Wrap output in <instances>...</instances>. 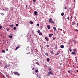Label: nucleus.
Segmentation results:
<instances>
[{"label": "nucleus", "mask_w": 78, "mask_h": 78, "mask_svg": "<svg viewBox=\"0 0 78 78\" xmlns=\"http://www.w3.org/2000/svg\"><path fill=\"white\" fill-rule=\"evenodd\" d=\"M39 33V35H41L42 34V33H41V32H40Z\"/></svg>", "instance_id": "36"}, {"label": "nucleus", "mask_w": 78, "mask_h": 78, "mask_svg": "<svg viewBox=\"0 0 78 78\" xmlns=\"http://www.w3.org/2000/svg\"><path fill=\"white\" fill-rule=\"evenodd\" d=\"M8 51V49H7L6 50V51Z\"/></svg>", "instance_id": "48"}, {"label": "nucleus", "mask_w": 78, "mask_h": 78, "mask_svg": "<svg viewBox=\"0 0 78 78\" xmlns=\"http://www.w3.org/2000/svg\"><path fill=\"white\" fill-rule=\"evenodd\" d=\"M30 24H33V22L32 21H30Z\"/></svg>", "instance_id": "14"}, {"label": "nucleus", "mask_w": 78, "mask_h": 78, "mask_svg": "<svg viewBox=\"0 0 78 78\" xmlns=\"http://www.w3.org/2000/svg\"><path fill=\"white\" fill-rule=\"evenodd\" d=\"M51 23H52L54 24V23H55V22H54V21H52Z\"/></svg>", "instance_id": "31"}, {"label": "nucleus", "mask_w": 78, "mask_h": 78, "mask_svg": "<svg viewBox=\"0 0 78 78\" xmlns=\"http://www.w3.org/2000/svg\"><path fill=\"white\" fill-rule=\"evenodd\" d=\"M16 29V27H15L13 28V30H15Z\"/></svg>", "instance_id": "32"}, {"label": "nucleus", "mask_w": 78, "mask_h": 78, "mask_svg": "<svg viewBox=\"0 0 78 78\" xmlns=\"http://www.w3.org/2000/svg\"><path fill=\"white\" fill-rule=\"evenodd\" d=\"M76 61H77V58H76Z\"/></svg>", "instance_id": "47"}, {"label": "nucleus", "mask_w": 78, "mask_h": 78, "mask_svg": "<svg viewBox=\"0 0 78 78\" xmlns=\"http://www.w3.org/2000/svg\"><path fill=\"white\" fill-rule=\"evenodd\" d=\"M14 74L16 75H17V76H20V74H19L17 72L15 71L14 72Z\"/></svg>", "instance_id": "2"}, {"label": "nucleus", "mask_w": 78, "mask_h": 78, "mask_svg": "<svg viewBox=\"0 0 78 78\" xmlns=\"http://www.w3.org/2000/svg\"><path fill=\"white\" fill-rule=\"evenodd\" d=\"M36 64H37V65H39L40 64L39 63L37 62H36Z\"/></svg>", "instance_id": "20"}, {"label": "nucleus", "mask_w": 78, "mask_h": 78, "mask_svg": "<svg viewBox=\"0 0 78 78\" xmlns=\"http://www.w3.org/2000/svg\"><path fill=\"white\" fill-rule=\"evenodd\" d=\"M33 74H34V73L33 72Z\"/></svg>", "instance_id": "59"}, {"label": "nucleus", "mask_w": 78, "mask_h": 78, "mask_svg": "<svg viewBox=\"0 0 78 78\" xmlns=\"http://www.w3.org/2000/svg\"><path fill=\"white\" fill-rule=\"evenodd\" d=\"M60 47L61 48H63L64 47V46L63 45H61Z\"/></svg>", "instance_id": "8"}, {"label": "nucleus", "mask_w": 78, "mask_h": 78, "mask_svg": "<svg viewBox=\"0 0 78 78\" xmlns=\"http://www.w3.org/2000/svg\"><path fill=\"white\" fill-rule=\"evenodd\" d=\"M13 26H14V25H13V24H12V25H10V27H13Z\"/></svg>", "instance_id": "21"}, {"label": "nucleus", "mask_w": 78, "mask_h": 78, "mask_svg": "<svg viewBox=\"0 0 78 78\" xmlns=\"http://www.w3.org/2000/svg\"><path fill=\"white\" fill-rule=\"evenodd\" d=\"M36 0H33V2L34 3H35V2H36Z\"/></svg>", "instance_id": "29"}, {"label": "nucleus", "mask_w": 78, "mask_h": 78, "mask_svg": "<svg viewBox=\"0 0 78 78\" xmlns=\"http://www.w3.org/2000/svg\"><path fill=\"white\" fill-rule=\"evenodd\" d=\"M32 69L33 70H34V67H33L32 68Z\"/></svg>", "instance_id": "41"}, {"label": "nucleus", "mask_w": 78, "mask_h": 78, "mask_svg": "<svg viewBox=\"0 0 78 78\" xmlns=\"http://www.w3.org/2000/svg\"><path fill=\"white\" fill-rule=\"evenodd\" d=\"M75 18L76 20V18H75Z\"/></svg>", "instance_id": "54"}, {"label": "nucleus", "mask_w": 78, "mask_h": 78, "mask_svg": "<svg viewBox=\"0 0 78 78\" xmlns=\"http://www.w3.org/2000/svg\"><path fill=\"white\" fill-rule=\"evenodd\" d=\"M47 28H48V30H50V25H48L47 26Z\"/></svg>", "instance_id": "9"}, {"label": "nucleus", "mask_w": 78, "mask_h": 78, "mask_svg": "<svg viewBox=\"0 0 78 78\" xmlns=\"http://www.w3.org/2000/svg\"><path fill=\"white\" fill-rule=\"evenodd\" d=\"M31 52H33V50H31Z\"/></svg>", "instance_id": "45"}, {"label": "nucleus", "mask_w": 78, "mask_h": 78, "mask_svg": "<svg viewBox=\"0 0 78 78\" xmlns=\"http://www.w3.org/2000/svg\"><path fill=\"white\" fill-rule=\"evenodd\" d=\"M69 51H70V52H71V51H72V49H70L69 48Z\"/></svg>", "instance_id": "27"}, {"label": "nucleus", "mask_w": 78, "mask_h": 78, "mask_svg": "<svg viewBox=\"0 0 78 78\" xmlns=\"http://www.w3.org/2000/svg\"><path fill=\"white\" fill-rule=\"evenodd\" d=\"M64 13H61V15L62 16H64Z\"/></svg>", "instance_id": "16"}, {"label": "nucleus", "mask_w": 78, "mask_h": 78, "mask_svg": "<svg viewBox=\"0 0 78 78\" xmlns=\"http://www.w3.org/2000/svg\"><path fill=\"white\" fill-rule=\"evenodd\" d=\"M77 26H78V23H77Z\"/></svg>", "instance_id": "52"}, {"label": "nucleus", "mask_w": 78, "mask_h": 78, "mask_svg": "<svg viewBox=\"0 0 78 78\" xmlns=\"http://www.w3.org/2000/svg\"><path fill=\"white\" fill-rule=\"evenodd\" d=\"M2 64V62H0V64Z\"/></svg>", "instance_id": "53"}, {"label": "nucleus", "mask_w": 78, "mask_h": 78, "mask_svg": "<svg viewBox=\"0 0 78 78\" xmlns=\"http://www.w3.org/2000/svg\"><path fill=\"white\" fill-rule=\"evenodd\" d=\"M75 31H77V32L78 31V30L76 29H75Z\"/></svg>", "instance_id": "35"}, {"label": "nucleus", "mask_w": 78, "mask_h": 78, "mask_svg": "<svg viewBox=\"0 0 78 78\" xmlns=\"http://www.w3.org/2000/svg\"><path fill=\"white\" fill-rule=\"evenodd\" d=\"M49 45H48V44H47V45H46V47H47V48L49 47Z\"/></svg>", "instance_id": "26"}, {"label": "nucleus", "mask_w": 78, "mask_h": 78, "mask_svg": "<svg viewBox=\"0 0 78 78\" xmlns=\"http://www.w3.org/2000/svg\"><path fill=\"white\" fill-rule=\"evenodd\" d=\"M51 55H52L53 53V51H51Z\"/></svg>", "instance_id": "33"}, {"label": "nucleus", "mask_w": 78, "mask_h": 78, "mask_svg": "<svg viewBox=\"0 0 78 78\" xmlns=\"http://www.w3.org/2000/svg\"><path fill=\"white\" fill-rule=\"evenodd\" d=\"M1 14L2 16H3V15H4V14H3V13H1Z\"/></svg>", "instance_id": "43"}, {"label": "nucleus", "mask_w": 78, "mask_h": 78, "mask_svg": "<svg viewBox=\"0 0 78 78\" xmlns=\"http://www.w3.org/2000/svg\"><path fill=\"white\" fill-rule=\"evenodd\" d=\"M27 7V5H26V8Z\"/></svg>", "instance_id": "57"}, {"label": "nucleus", "mask_w": 78, "mask_h": 78, "mask_svg": "<svg viewBox=\"0 0 78 78\" xmlns=\"http://www.w3.org/2000/svg\"><path fill=\"white\" fill-rule=\"evenodd\" d=\"M55 48L56 49H57V48H58V46H57V45H56L55 46Z\"/></svg>", "instance_id": "18"}, {"label": "nucleus", "mask_w": 78, "mask_h": 78, "mask_svg": "<svg viewBox=\"0 0 78 78\" xmlns=\"http://www.w3.org/2000/svg\"><path fill=\"white\" fill-rule=\"evenodd\" d=\"M68 72L69 73H70V71L69 70L68 71Z\"/></svg>", "instance_id": "49"}, {"label": "nucleus", "mask_w": 78, "mask_h": 78, "mask_svg": "<svg viewBox=\"0 0 78 78\" xmlns=\"http://www.w3.org/2000/svg\"><path fill=\"white\" fill-rule=\"evenodd\" d=\"M55 38H53V40H55Z\"/></svg>", "instance_id": "51"}, {"label": "nucleus", "mask_w": 78, "mask_h": 78, "mask_svg": "<svg viewBox=\"0 0 78 78\" xmlns=\"http://www.w3.org/2000/svg\"><path fill=\"white\" fill-rule=\"evenodd\" d=\"M45 39L46 40H47V41H48V38H47V37H45Z\"/></svg>", "instance_id": "12"}, {"label": "nucleus", "mask_w": 78, "mask_h": 78, "mask_svg": "<svg viewBox=\"0 0 78 78\" xmlns=\"http://www.w3.org/2000/svg\"><path fill=\"white\" fill-rule=\"evenodd\" d=\"M47 61L49 62L50 61V58H47Z\"/></svg>", "instance_id": "11"}, {"label": "nucleus", "mask_w": 78, "mask_h": 78, "mask_svg": "<svg viewBox=\"0 0 78 78\" xmlns=\"http://www.w3.org/2000/svg\"><path fill=\"white\" fill-rule=\"evenodd\" d=\"M65 9H67V7L65 6V7L64 8Z\"/></svg>", "instance_id": "38"}, {"label": "nucleus", "mask_w": 78, "mask_h": 78, "mask_svg": "<svg viewBox=\"0 0 78 78\" xmlns=\"http://www.w3.org/2000/svg\"><path fill=\"white\" fill-rule=\"evenodd\" d=\"M73 51H74L76 52V51H77V50H76V49H73Z\"/></svg>", "instance_id": "17"}, {"label": "nucleus", "mask_w": 78, "mask_h": 78, "mask_svg": "<svg viewBox=\"0 0 78 78\" xmlns=\"http://www.w3.org/2000/svg\"><path fill=\"white\" fill-rule=\"evenodd\" d=\"M39 72V71H38V70H35V72L36 73H37Z\"/></svg>", "instance_id": "22"}, {"label": "nucleus", "mask_w": 78, "mask_h": 78, "mask_svg": "<svg viewBox=\"0 0 78 78\" xmlns=\"http://www.w3.org/2000/svg\"><path fill=\"white\" fill-rule=\"evenodd\" d=\"M77 68H78V66H77Z\"/></svg>", "instance_id": "60"}, {"label": "nucleus", "mask_w": 78, "mask_h": 78, "mask_svg": "<svg viewBox=\"0 0 78 78\" xmlns=\"http://www.w3.org/2000/svg\"><path fill=\"white\" fill-rule=\"evenodd\" d=\"M73 41H74V40H73Z\"/></svg>", "instance_id": "62"}, {"label": "nucleus", "mask_w": 78, "mask_h": 78, "mask_svg": "<svg viewBox=\"0 0 78 78\" xmlns=\"http://www.w3.org/2000/svg\"><path fill=\"white\" fill-rule=\"evenodd\" d=\"M2 52H3V53H5V51L4 50H2Z\"/></svg>", "instance_id": "24"}, {"label": "nucleus", "mask_w": 78, "mask_h": 78, "mask_svg": "<svg viewBox=\"0 0 78 78\" xmlns=\"http://www.w3.org/2000/svg\"><path fill=\"white\" fill-rule=\"evenodd\" d=\"M53 72L52 71H49L47 74V76H50V74H51V75H53Z\"/></svg>", "instance_id": "1"}, {"label": "nucleus", "mask_w": 78, "mask_h": 78, "mask_svg": "<svg viewBox=\"0 0 78 78\" xmlns=\"http://www.w3.org/2000/svg\"><path fill=\"white\" fill-rule=\"evenodd\" d=\"M60 52V51H58L57 52V55H59V54Z\"/></svg>", "instance_id": "19"}, {"label": "nucleus", "mask_w": 78, "mask_h": 78, "mask_svg": "<svg viewBox=\"0 0 78 78\" xmlns=\"http://www.w3.org/2000/svg\"><path fill=\"white\" fill-rule=\"evenodd\" d=\"M45 55L46 56H48V53H46Z\"/></svg>", "instance_id": "23"}, {"label": "nucleus", "mask_w": 78, "mask_h": 78, "mask_svg": "<svg viewBox=\"0 0 78 78\" xmlns=\"http://www.w3.org/2000/svg\"><path fill=\"white\" fill-rule=\"evenodd\" d=\"M74 66H73V67H74Z\"/></svg>", "instance_id": "63"}, {"label": "nucleus", "mask_w": 78, "mask_h": 78, "mask_svg": "<svg viewBox=\"0 0 78 78\" xmlns=\"http://www.w3.org/2000/svg\"><path fill=\"white\" fill-rule=\"evenodd\" d=\"M37 26H39V24L38 23L37 24Z\"/></svg>", "instance_id": "39"}, {"label": "nucleus", "mask_w": 78, "mask_h": 78, "mask_svg": "<svg viewBox=\"0 0 78 78\" xmlns=\"http://www.w3.org/2000/svg\"><path fill=\"white\" fill-rule=\"evenodd\" d=\"M49 70L50 71V70H51V68H49Z\"/></svg>", "instance_id": "44"}, {"label": "nucleus", "mask_w": 78, "mask_h": 78, "mask_svg": "<svg viewBox=\"0 0 78 78\" xmlns=\"http://www.w3.org/2000/svg\"><path fill=\"white\" fill-rule=\"evenodd\" d=\"M16 27H18V26H19V24H16Z\"/></svg>", "instance_id": "42"}, {"label": "nucleus", "mask_w": 78, "mask_h": 78, "mask_svg": "<svg viewBox=\"0 0 78 78\" xmlns=\"http://www.w3.org/2000/svg\"><path fill=\"white\" fill-rule=\"evenodd\" d=\"M40 32H41V31H40V30H38L37 33H39Z\"/></svg>", "instance_id": "30"}, {"label": "nucleus", "mask_w": 78, "mask_h": 78, "mask_svg": "<svg viewBox=\"0 0 78 78\" xmlns=\"http://www.w3.org/2000/svg\"><path fill=\"white\" fill-rule=\"evenodd\" d=\"M52 18H50L49 19V22L50 23H51V22L52 21Z\"/></svg>", "instance_id": "6"}, {"label": "nucleus", "mask_w": 78, "mask_h": 78, "mask_svg": "<svg viewBox=\"0 0 78 78\" xmlns=\"http://www.w3.org/2000/svg\"><path fill=\"white\" fill-rule=\"evenodd\" d=\"M75 58H76V57H75Z\"/></svg>", "instance_id": "58"}, {"label": "nucleus", "mask_w": 78, "mask_h": 78, "mask_svg": "<svg viewBox=\"0 0 78 78\" xmlns=\"http://www.w3.org/2000/svg\"><path fill=\"white\" fill-rule=\"evenodd\" d=\"M9 37H10V38H12V36H9Z\"/></svg>", "instance_id": "25"}, {"label": "nucleus", "mask_w": 78, "mask_h": 78, "mask_svg": "<svg viewBox=\"0 0 78 78\" xmlns=\"http://www.w3.org/2000/svg\"><path fill=\"white\" fill-rule=\"evenodd\" d=\"M34 14L35 15V16H36L37 15V11H35L34 12Z\"/></svg>", "instance_id": "4"}, {"label": "nucleus", "mask_w": 78, "mask_h": 78, "mask_svg": "<svg viewBox=\"0 0 78 78\" xmlns=\"http://www.w3.org/2000/svg\"><path fill=\"white\" fill-rule=\"evenodd\" d=\"M3 44H5V42H4Z\"/></svg>", "instance_id": "56"}, {"label": "nucleus", "mask_w": 78, "mask_h": 78, "mask_svg": "<svg viewBox=\"0 0 78 78\" xmlns=\"http://www.w3.org/2000/svg\"><path fill=\"white\" fill-rule=\"evenodd\" d=\"M10 66V65H6L4 67V68H7V67H9Z\"/></svg>", "instance_id": "3"}, {"label": "nucleus", "mask_w": 78, "mask_h": 78, "mask_svg": "<svg viewBox=\"0 0 78 78\" xmlns=\"http://www.w3.org/2000/svg\"><path fill=\"white\" fill-rule=\"evenodd\" d=\"M53 34H50L49 35V37H51V36H52Z\"/></svg>", "instance_id": "7"}, {"label": "nucleus", "mask_w": 78, "mask_h": 78, "mask_svg": "<svg viewBox=\"0 0 78 78\" xmlns=\"http://www.w3.org/2000/svg\"><path fill=\"white\" fill-rule=\"evenodd\" d=\"M74 1H75V0H74Z\"/></svg>", "instance_id": "61"}, {"label": "nucleus", "mask_w": 78, "mask_h": 78, "mask_svg": "<svg viewBox=\"0 0 78 78\" xmlns=\"http://www.w3.org/2000/svg\"><path fill=\"white\" fill-rule=\"evenodd\" d=\"M77 72H78V69L76 70Z\"/></svg>", "instance_id": "50"}, {"label": "nucleus", "mask_w": 78, "mask_h": 78, "mask_svg": "<svg viewBox=\"0 0 78 78\" xmlns=\"http://www.w3.org/2000/svg\"><path fill=\"white\" fill-rule=\"evenodd\" d=\"M2 27L1 26H0V29H2Z\"/></svg>", "instance_id": "37"}, {"label": "nucleus", "mask_w": 78, "mask_h": 78, "mask_svg": "<svg viewBox=\"0 0 78 78\" xmlns=\"http://www.w3.org/2000/svg\"><path fill=\"white\" fill-rule=\"evenodd\" d=\"M53 29L54 31H56V28L55 27H54Z\"/></svg>", "instance_id": "10"}, {"label": "nucleus", "mask_w": 78, "mask_h": 78, "mask_svg": "<svg viewBox=\"0 0 78 78\" xmlns=\"http://www.w3.org/2000/svg\"><path fill=\"white\" fill-rule=\"evenodd\" d=\"M71 54L72 55H76V53H75V52H73L71 53Z\"/></svg>", "instance_id": "5"}, {"label": "nucleus", "mask_w": 78, "mask_h": 78, "mask_svg": "<svg viewBox=\"0 0 78 78\" xmlns=\"http://www.w3.org/2000/svg\"><path fill=\"white\" fill-rule=\"evenodd\" d=\"M39 78H41V77H39Z\"/></svg>", "instance_id": "55"}, {"label": "nucleus", "mask_w": 78, "mask_h": 78, "mask_svg": "<svg viewBox=\"0 0 78 78\" xmlns=\"http://www.w3.org/2000/svg\"><path fill=\"white\" fill-rule=\"evenodd\" d=\"M19 48V46H18L17 47H16V50H17V49H18V48Z\"/></svg>", "instance_id": "13"}, {"label": "nucleus", "mask_w": 78, "mask_h": 78, "mask_svg": "<svg viewBox=\"0 0 78 78\" xmlns=\"http://www.w3.org/2000/svg\"><path fill=\"white\" fill-rule=\"evenodd\" d=\"M6 30H7L8 31H9V29H8V28H7Z\"/></svg>", "instance_id": "34"}, {"label": "nucleus", "mask_w": 78, "mask_h": 78, "mask_svg": "<svg viewBox=\"0 0 78 78\" xmlns=\"http://www.w3.org/2000/svg\"><path fill=\"white\" fill-rule=\"evenodd\" d=\"M47 67V65H45L44 66V68H46V67Z\"/></svg>", "instance_id": "15"}, {"label": "nucleus", "mask_w": 78, "mask_h": 78, "mask_svg": "<svg viewBox=\"0 0 78 78\" xmlns=\"http://www.w3.org/2000/svg\"><path fill=\"white\" fill-rule=\"evenodd\" d=\"M67 19H68V20H69V17H68L67 18Z\"/></svg>", "instance_id": "46"}, {"label": "nucleus", "mask_w": 78, "mask_h": 78, "mask_svg": "<svg viewBox=\"0 0 78 78\" xmlns=\"http://www.w3.org/2000/svg\"><path fill=\"white\" fill-rule=\"evenodd\" d=\"M72 24H73V25H75V22H72Z\"/></svg>", "instance_id": "28"}, {"label": "nucleus", "mask_w": 78, "mask_h": 78, "mask_svg": "<svg viewBox=\"0 0 78 78\" xmlns=\"http://www.w3.org/2000/svg\"><path fill=\"white\" fill-rule=\"evenodd\" d=\"M57 55H58V54L57 53V54H55V56H57Z\"/></svg>", "instance_id": "40"}]
</instances>
